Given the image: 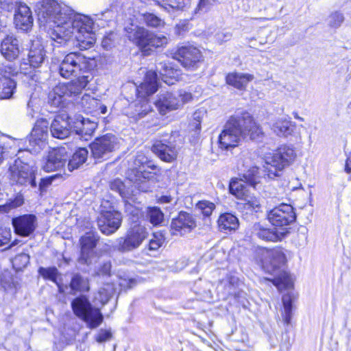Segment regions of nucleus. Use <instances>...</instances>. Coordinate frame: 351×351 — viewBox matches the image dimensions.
I'll return each mask as SVG.
<instances>
[{
	"label": "nucleus",
	"instance_id": "obj_1",
	"mask_svg": "<svg viewBox=\"0 0 351 351\" xmlns=\"http://www.w3.org/2000/svg\"><path fill=\"white\" fill-rule=\"evenodd\" d=\"M38 21L53 28L48 32L54 47L75 40L81 50L93 47L96 41L94 19L73 11L57 0H43L36 5Z\"/></svg>",
	"mask_w": 351,
	"mask_h": 351
},
{
	"label": "nucleus",
	"instance_id": "obj_2",
	"mask_svg": "<svg viewBox=\"0 0 351 351\" xmlns=\"http://www.w3.org/2000/svg\"><path fill=\"white\" fill-rule=\"evenodd\" d=\"M263 134L260 126L247 112L231 117L218 137L219 148L229 150L237 147L243 136L258 140Z\"/></svg>",
	"mask_w": 351,
	"mask_h": 351
},
{
	"label": "nucleus",
	"instance_id": "obj_3",
	"mask_svg": "<svg viewBox=\"0 0 351 351\" xmlns=\"http://www.w3.org/2000/svg\"><path fill=\"white\" fill-rule=\"evenodd\" d=\"M263 255V269L274 275V278L268 280L271 281L279 291L292 288L293 280L284 268L287 258L282 249H267L264 250Z\"/></svg>",
	"mask_w": 351,
	"mask_h": 351
},
{
	"label": "nucleus",
	"instance_id": "obj_4",
	"mask_svg": "<svg viewBox=\"0 0 351 351\" xmlns=\"http://www.w3.org/2000/svg\"><path fill=\"white\" fill-rule=\"evenodd\" d=\"M125 30L126 37L146 55H149L153 48L163 47L168 43L166 36L134 24L125 27Z\"/></svg>",
	"mask_w": 351,
	"mask_h": 351
},
{
	"label": "nucleus",
	"instance_id": "obj_5",
	"mask_svg": "<svg viewBox=\"0 0 351 351\" xmlns=\"http://www.w3.org/2000/svg\"><path fill=\"white\" fill-rule=\"evenodd\" d=\"M158 78L155 71L147 72L144 82L136 88L137 100L135 102L134 111L131 112V116L135 119H140L151 111V106L147 97L154 94L158 90Z\"/></svg>",
	"mask_w": 351,
	"mask_h": 351
},
{
	"label": "nucleus",
	"instance_id": "obj_6",
	"mask_svg": "<svg viewBox=\"0 0 351 351\" xmlns=\"http://www.w3.org/2000/svg\"><path fill=\"white\" fill-rule=\"evenodd\" d=\"M296 156L295 149L290 146H282L274 153L265 154L264 168L268 178L273 179L279 176L281 171L293 163Z\"/></svg>",
	"mask_w": 351,
	"mask_h": 351
},
{
	"label": "nucleus",
	"instance_id": "obj_7",
	"mask_svg": "<svg viewBox=\"0 0 351 351\" xmlns=\"http://www.w3.org/2000/svg\"><path fill=\"white\" fill-rule=\"evenodd\" d=\"M96 66L95 59L86 58L80 53H70L61 62L59 72L61 76L69 78L78 72H88Z\"/></svg>",
	"mask_w": 351,
	"mask_h": 351
},
{
	"label": "nucleus",
	"instance_id": "obj_8",
	"mask_svg": "<svg viewBox=\"0 0 351 351\" xmlns=\"http://www.w3.org/2000/svg\"><path fill=\"white\" fill-rule=\"evenodd\" d=\"M192 99V94L184 90L165 91L160 93L154 104L160 114H165L169 111L180 108Z\"/></svg>",
	"mask_w": 351,
	"mask_h": 351
},
{
	"label": "nucleus",
	"instance_id": "obj_9",
	"mask_svg": "<svg viewBox=\"0 0 351 351\" xmlns=\"http://www.w3.org/2000/svg\"><path fill=\"white\" fill-rule=\"evenodd\" d=\"M71 306L74 313L85 321L90 328H96L102 322L103 316L99 309L93 308L86 297L76 298Z\"/></svg>",
	"mask_w": 351,
	"mask_h": 351
},
{
	"label": "nucleus",
	"instance_id": "obj_10",
	"mask_svg": "<svg viewBox=\"0 0 351 351\" xmlns=\"http://www.w3.org/2000/svg\"><path fill=\"white\" fill-rule=\"evenodd\" d=\"M145 227L140 224H134L126 232L124 237L117 240L114 250L120 252H129L137 249L147 237Z\"/></svg>",
	"mask_w": 351,
	"mask_h": 351
},
{
	"label": "nucleus",
	"instance_id": "obj_11",
	"mask_svg": "<svg viewBox=\"0 0 351 351\" xmlns=\"http://www.w3.org/2000/svg\"><path fill=\"white\" fill-rule=\"evenodd\" d=\"M134 163L135 167L131 169L130 173H128V179L136 184L140 191L147 192L149 189L147 186V181L154 178V173L149 171L147 169H155L156 167L146 164V158L142 155L137 156Z\"/></svg>",
	"mask_w": 351,
	"mask_h": 351
},
{
	"label": "nucleus",
	"instance_id": "obj_12",
	"mask_svg": "<svg viewBox=\"0 0 351 351\" xmlns=\"http://www.w3.org/2000/svg\"><path fill=\"white\" fill-rule=\"evenodd\" d=\"M258 173V168L252 167L243 174L242 178H232L229 184L230 193L237 199H242L248 193L243 182L248 183L255 188L256 185L261 182Z\"/></svg>",
	"mask_w": 351,
	"mask_h": 351
},
{
	"label": "nucleus",
	"instance_id": "obj_13",
	"mask_svg": "<svg viewBox=\"0 0 351 351\" xmlns=\"http://www.w3.org/2000/svg\"><path fill=\"white\" fill-rule=\"evenodd\" d=\"M37 169L33 165L23 162L19 158L15 160L14 163L10 167L11 179L25 185L36 187V172Z\"/></svg>",
	"mask_w": 351,
	"mask_h": 351
},
{
	"label": "nucleus",
	"instance_id": "obj_14",
	"mask_svg": "<svg viewBox=\"0 0 351 351\" xmlns=\"http://www.w3.org/2000/svg\"><path fill=\"white\" fill-rule=\"evenodd\" d=\"M120 147V140L114 134H107L99 136L90 144V147L95 158H106Z\"/></svg>",
	"mask_w": 351,
	"mask_h": 351
},
{
	"label": "nucleus",
	"instance_id": "obj_15",
	"mask_svg": "<svg viewBox=\"0 0 351 351\" xmlns=\"http://www.w3.org/2000/svg\"><path fill=\"white\" fill-rule=\"evenodd\" d=\"M49 123L46 119L37 120L29 138V147L27 149L32 153H38L46 146L48 137Z\"/></svg>",
	"mask_w": 351,
	"mask_h": 351
},
{
	"label": "nucleus",
	"instance_id": "obj_16",
	"mask_svg": "<svg viewBox=\"0 0 351 351\" xmlns=\"http://www.w3.org/2000/svg\"><path fill=\"white\" fill-rule=\"evenodd\" d=\"M293 208L287 204H281L267 212V219L274 226L283 227L295 220Z\"/></svg>",
	"mask_w": 351,
	"mask_h": 351
},
{
	"label": "nucleus",
	"instance_id": "obj_17",
	"mask_svg": "<svg viewBox=\"0 0 351 351\" xmlns=\"http://www.w3.org/2000/svg\"><path fill=\"white\" fill-rule=\"evenodd\" d=\"M176 55L182 65L187 69L193 70L196 69L198 64L202 60L200 50L193 45H185L179 47Z\"/></svg>",
	"mask_w": 351,
	"mask_h": 351
},
{
	"label": "nucleus",
	"instance_id": "obj_18",
	"mask_svg": "<svg viewBox=\"0 0 351 351\" xmlns=\"http://www.w3.org/2000/svg\"><path fill=\"white\" fill-rule=\"evenodd\" d=\"M121 221V213L116 210H108L101 213L97 219V224L102 233L110 235L119 228Z\"/></svg>",
	"mask_w": 351,
	"mask_h": 351
},
{
	"label": "nucleus",
	"instance_id": "obj_19",
	"mask_svg": "<svg viewBox=\"0 0 351 351\" xmlns=\"http://www.w3.org/2000/svg\"><path fill=\"white\" fill-rule=\"evenodd\" d=\"M68 158L66 147L53 149L44 159L42 168L46 172L60 170L65 166Z\"/></svg>",
	"mask_w": 351,
	"mask_h": 351
},
{
	"label": "nucleus",
	"instance_id": "obj_20",
	"mask_svg": "<svg viewBox=\"0 0 351 351\" xmlns=\"http://www.w3.org/2000/svg\"><path fill=\"white\" fill-rule=\"evenodd\" d=\"M73 121L66 112H62L56 116L51 124V133L55 138L64 139L66 138L73 128Z\"/></svg>",
	"mask_w": 351,
	"mask_h": 351
},
{
	"label": "nucleus",
	"instance_id": "obj_21",
	"mask_svg": "<svg viewBox=\"0 0 351 351\" xmlns=\"http://www.w3.org/2000/svg\"><path fill=\"white\" fill-rule=\"evenodd\" d=\"M196 227V222L193 215L180 212L178 217L173 219L171 223V230L173 234L183 235L190 232Z\"/></svg>",
	"mask_w": 351,
	"mask_h": 351
},
{
	"label": "nucleus",
	"instance_id": "obj_22",
	"mask_svg": "<svg viewBox=\"0 0 351 351\" xmlns=\"http://www.w3.org/2000/svg\"><path fill=\"white\" fill-rule=\"evenodd\" d=\"M15 232L27 237L34 232L37 226V218L34 215H23L12 219Z\"/></svg>",
	"mask_w": 351,
	"mask_h": 351
},
{
	"label": "nucleus",
	"instance_id": "obj_23",
	"mask_svg": "<svg viewBox=\"0 0 351 351\" xmlns=\"http://www.w3.org/2000/svg\"><path fill=\"white\" fill-rule=\"evenodd\" d=\"M77 106L84 112L90 114L93 117H98L107 113V107L99 100L88 94L82 96L77 103Z\"/></svg>",
	"mask_w": 351,
	"mask_h": 351
},
{
	"label": "nucleus",
	"instance_id": "obj_24",
	"mask_svg": "<svg viewBox=\"0 0 351 351\" xmlns=\"http://www.w3.org/2000/svg\"><path fill=\"white\" fill-rule=\"evenodd\" d=\"M99 237L95 232H88L81 238L80 261L90 265L92 258L95 256L94 249L97 245Z\"/></svg>",
	"mask_w": 351,
	"mask_h": 351
},
{
	"label": "nucleus",
	"instance_id": "obj_25",
	"mask_svg": "<svg viewBox=\"0 0 351 351\" xmlns=\"http://www.w3.org/2000/svg\"><path fill=\"white\" fill-rule=\"evenodd\" d=\"M251 231L254 237L265 241L277 242L280 241L283 237L282 232H278L274 228H269L264 222L255 223L252 226Z\"/></svg>",
	"mask_w": 351,
	"mask_h": 351
},
{
	"label": "nucleus",
	"instance_id": "obj_26",
	"mask_svg": "<svg viewBox=\"0 0 351 351\" xmlns=\"http://www.w3.org/2000/svg\"><path fill=\"white\" fill-rule=\"evenodd\" d=\"M152 151L162 160L167 162L175 160L178 153V149L173 143L162 141H156L152 146Z\"/></svg>",
	"mask_w": 351,
	"mask_h": 351
},
{
	"label": "nucleus",
	"instance_id": "obj_27",
	"mask_svg": "<svg viewBox=\"0 0 351 351\" xmlns=\"http://www.w3.org/2000/svg\"><path fill=\"white\" fill-rule=\"evenodd\" d=\"M97 126V124L95 121L85 119L81 115L75 116L73 121V130L86 141L90 138Z\"/></svg>",
	"mask_w": 351,
	"mask_h": 351
},
{
	"label": "nucleus",
	"instance_id": "obj_28",
	"mask_svg": "<svg viewBox=\"0 0 351 351\" xmlns=\"http://www.w3.org/2000/svg\"><path fill=\"white\" fill-rule=\"evenodd\" d=\"M22 139H16L8 136H0V164L8 156L16 155L22 149Z\"/></svg>",
	"mask_w": 351,
	"mask_h": 351
},
{
	"label": "nucleus",
	"instance_id": "obj_29",
	"mask_svg": "<svg viewBox=\"0 0 351 351\" xmlns=\"http://www.w3.org/2000/svg\"><path fill=\"white\" fill-rule=\"evenodd\" d=\"M14 24L16 28L28 31L33 25V17L30 8L25 3H20L14 14Z\"/></svg>",
	"mask_w": 351,
	"mask_h": 351
},
{
	"label": "nucleus",
	"instance_id": "obj_30",
	"mask_svg": "<svg viewBox=\"0 0 351 351\" xmlns=\"http://www.w3.org/2000/svg\"><path fill=\"white\" fill-rule=\"evenodd\" d=\"M157 70L159 71L162 80L167 84L171 85L182 80L181 71L169 62H160Z\"/></svg>",
	"mask_w": 351,
	"mask_h": 351
},
{
	"label": "nucleus",
	"instance_id": "obj_31",
	"mask_svg": "<svg viewBox=\"0 0 351 351\" xmlns=\"http://www.w3.org/2000/svg\"><path fill=\"white\" fill-rule=\"evenodd\" d=\"M296 123L287 117H281L276 119L271 126L272 131L278 136L287 137L294 133Z\"/></svg>",
	"mask_w": 351,
	"mask_h": 351
},
{
	"label": "nucleus",
	"instance_id": "obj_32",
	"mask_svg": "<svg viewBox=\"0 0 351 351\" xmlns=\"http://www.w3.org/2000/svg\"><path fill=\"white\" fill-rule=\"evenodd\" d=\"M20 52L19 40L12 34L7 35L1 41V53L8 60H13Z\"/></svg>",
	"mask_w": 351,
	"mask_h": 351
},
{
	"label": "nucleus",
	"instance_id": "obj_33",
	"mask_svg": "<svg viewBox=\"0 0 351 351\" xmlns=\"http://www.w3.org/2000/svg\"><path fill=\"white\" fill-rule=\"evenodd\" d=\"M89 83V76L82 75L78 77L75 80L68 83H61L62 89L66 91L68 97L75 96L82 93Z\"/></svg>",
	"mask_w": 351,
	"mask_h": 351
},
{
	"label": "nucleus",
	"instance_id": "obj_34",
	"mask_svg": "<svg viewBox=\"0 0 351 351\" xmlns=\"http://www.w3.org/2000/svg\"><path fill=\"white\" fill-rule=\"evenodd\" d=\"M226 83L234 88L243 90L247 84L254 80V75L249 73L232 72L226 75Z\"/></svg>",
	"mask_w": 351,
	"mask_h": 351
},
{
	"label": "nucleus",
	"instance_id": "obj_35",
	"mask_svg": "<svg viewBox=\"0 0 351 351\" xmlns=\"http://www.w3.org/2000/svg\"><path fill=\"white\" fill-rule=\"evenodd\" d=\"M45 52L42 45L33 43L29 53L28 58L30 65L32 67H39L43 62L45 59Z\"/></svg>",
	"mask_w": 351,
	"mask_h": 351
},
{
	"label": "nucleus",
	"instance_id": "obj_36",
	"mask_svg": "<svg viewBox=\"0 0 351 351\" xmlns=\"http://www.w3.org/2000/svg\"><path fill=\"white\" fill-rule=\"evenodd\" d=\"M218 227L221 231H232L239 228L238 218L231 213L221 214L217 221Z\"/></svg>",
	"mask_w": 351,
	"mask_h": 351
},
{
	"label": "nucleus",
	"instance_id": "obj_37",
	"mask_svg": "<svg viewBox=\"0 0 351 351\" xmlns=\"http://www.w3.org/2000/svg\"><path fill=\"white\" fill-rule=\"evenodd\" d=\"M88 150L86 148H79L73 154L72 158L69 160L68 168L70 171L79 168L83 165L88 156Z\"/></svg>",
	"mask_w": 351,
	"mask_h": 351
},
{
	"label": "nucleus",
	"instance_id": "obj_38",
	"mask_svg": "<svg viewBox=\"0 0 351 351\" xmlns=\"http://www.w3.org/2000/svg\"><path fill=\"white\" fill-rule=\"evenodd\" d=\"M62 88V84L60 83L49 93V103L51 106L59 107L63 103L64 97H68Z\"/></svg>",
	"mask_w": 351,
	"mask_h": 351
},
{
	"label": "nucleus",
	"instance_id": "obj_39",
	"mask_svg": "<svg viewBox=\"0 0 351 351\" xmlns=\"http://www.w3.org/2000/svg\"><path fill=\"white\" fill-rule=\"evenodd\" d=\"M38 272L45 279H47L55 282L57 285L60 292L64 291L62 285L58 281V276L60 274L55 267L47 268L40 267Z\"/></svg>",
	"mask_w": 351,
	"mask_h": 351
},
{
	"label": "nucleus",
	"instance_id": "obj_40",
	"mask_svg": "<svg viewBox=\"0 0 351 351\" xmlns=\"http://www.w3.org/2000/svg\"><path fill=\"white\" fill-rule=\"evenodd\" d=\"M283 304L282 317L287 324H289L292 316V303L293 301V294L289 293L282 296Z\"/></svg>",
	"mask_w": 351,
	"mask_h": 351
},
{
	"label": "nucleus",
	"instance_id": "obj_41",
	"mask_svg": "<svg viewBox=\"0 0 351 351\" xmlns=\"http://www.w3.org/2000/svg\"><path fill=\"white\" fill-rule=\"evenodd\" d=\"M70 288L73 293L77 291H88L89 290L88 280L79 274H75L71 280Z\"/></svg>",
	"mask_w": 351,
	"mask_h": 351
},
{
	"label": "nucleus",
	"instance_id": "obj_42",
	"mask_svg": "<svg viewBox=\"0 0 351 351\" xmlns=\"http://www.w3.org/2000/svg\"><path fill=\"white\" fill-rule=\"evenodd\" d=\"M114 291L115 288L113 284H105L100 288L95 299V300H98L101 304H104L107 303L110 297L114 293Z\"/></svg>",
	"mask_w": 351,
	"mask_h": 351
},
{
	"label": "nucleus",
	"instance_id": "obj_43",
	"mask_svg": "<svg viewBox=\"0 0 351 351\" xmlns=\"http://www.w3.org/2000/svg\"><path fill=\"white\" fill-rule=\"evenodd\" d=\"M110 189L114 191L121 195L122 198H128L132 193V190L126 185L121 179L117 178L110 183Z\"/></svg>",
	"mask_w": 351,
	"mask_h": 351
},
{
	"label": "nucleus",
	"instance_id": "obj_44",
	"mask_svg": "<svg viewBox=\"0 0 351 351\" xmlns=\"http://www.w3.org/2000/svg\"><path fill=\"white\" fill-rule=\"evenodd\" d=\"M15 88V82L10 77H5L2 82L1 90H0V99L10 98L14 93Z\"/></svg>",
	"mask_w": 351,
	"mask_h": 351
},
{
	"label": "nucleus",
	"instance_id": "obj_45",
	"mask_svg": "<svg viewBox=\"0 0 351 351\" xmlns=\"http://www.w3.org/2000/svg\"><path fill=\"white\" fill-rule=\"evenodd\" d=\"M147 216L149 221L154 226L160 224L164 219V214L158 207H151L148 208Z\"/></svg>",
	"mask_w": 351,
	"mask_h": 351
},
{
	"label": "nucleus",
	"instance_id": "obj_46",
	"mask_svg": "<svg viewBox=\"0 0 351 351\" xmlns=\"http://www.w3.org/2000/svg\"><path fill=\"white\" fill-rule=\"evenodd\" d=\"M29 262V256L28 254L22 253L16 256L12 260V265L17 270H21L25 268Z\"/></svg>",
	"mask_w": 351,
	"mask_h": 351
},
{
	"label": "nucleus",
	"instance_id": "obj_47",
	"mask_svg": "<svg viewBox=\"0 0 351 351\" xmlns=\"http://www.w3.org/2000/svg\"><path fill=\"white\" fill-rule=\"evenodd\" d=\"M242 200L245 202V206L252 211L257 213L261 210V203L259 199L254 195H250L249 193L244 198L242 199Z\"/></svg>",
	"mask_w": 351,
	"mask_h": 351
},
{
	"label": "nucleus",
	"instance_id": "obj_48",
	"mask_svg": "<svg viewBox=\"0 0 351 351\" xmlns=\"http://www.w3.org/2000/svg\"><path fill=\"white\" fill-rule=\"evenodd\" d=\"M344 21V16L339 12H335L330 14L328 18V25L334 29L339 28Z\"/></svg>",
	"mask_w": 351,
	"mask_h": 351
},
{
	"label": "nucleus",
	"instance_id": "obj_49",
	"mask_svg": "<svg viewBox=\"0 0 351 351\" xmlns=\"http://www.w3.org/2000/svg\"><path fill=\"white\" fill-rule=\"evenodd\" d=\"M159 5L169 12V9H180L183 7V0H157Z\"/></svg>",
	"mask_w": 351,
	"mask_h": 351
},
{
	"label": "nucleus",
	"instance_id": "obj_50",
	"mask_svg": "<svg viewBox=\"0 0 351 351\" xmlns=\"http://www.w3.org/2000/svg\"><path fill=\"white\" fill-rule=\"evenodd\" d=\"M143 19L147 25L152 27H162L165 24L162 19L151 13L145 14L143 16Z\"/></svg>",
	"mask_w": 351,
	"mask_h": 351
},
{
	"label": "nucleus",
	"instance_id": "obj_51",
	"mask_svg": "<svg viewBox=\"0 0 351 351\" xmlns=\"http://www.w3.org/2000/svg\"><path fill=\"white\" fill-rule=\"evenodd\" d=\"M197 206L205 217L210 216L215 208V204L208 201H200L197 203Z\"/></svg>",
	"mask_w": 351,
	"mask_h": 351
},
{
	"label": "nucleus",
	"instance_id": "obj_52",
	"mask_svg": "<svg viewBox=\"0 0 351 351\" xmlns=\"http://www.w3.org/2000/svg\"><path fill=\"white\" fill-rule=\"evenodd\" d=\"M20 3H23L20 0H0L1 9L11 12L17 8Z\"/></svg>",
	"mask_w": 351,
	"mask_h": 351
},
{
	"label": "nucleus",
	"instance_id": "obj_53",
	"mask_svg": "<svg viewBox=\"0 0 351 351\" xmlns=\"http://www.w3.org/2000/svg\"><path fill=\"white\" fill-rule=\"evenodd\" d=\"M111 271V263L110 261L104 262L99 265L96 270L97 276H110Z\"/></svg>",
	"mask_w": 351,
	"mask_h": 351
},
{
	"label": "nucleus",
	"instance_id": "obj_54",
	"mask_svg": "<svg viewBox=\"0 0 351 351\" xmlns=\"http://www.w3.org/2000/svg\"><path fill=\"white\" fill-rule=\"evenodd\" d=\"M61 175L60 173H57L51 176H48L45 178L41 180L39 184V189L41 192L44 191L47 187H48L50 184H51L52 182L60 177Z\"/></svg>",
	"mask_w": 351,
	"mask_h": 351
},
{
	"label": "nucleus",
	"instance_id": "obj_55",
	"mask_svg": "<svg viewBox=\"0 0 351 351\" xmlns=\"http://www.w3.org/2000/svg\"><path fill=\"white\" fill-rule=\"evenodd\" d=\"M123 199L124 201L125 210L126 213H128L139 204L136 202L135 197L132 193H130V195H128V198H123Z\"/></svg>",
	"mask_w": 351,
	"mask_h": 351
},
{
	"label": "nucleus",
	"instance_id": "obj_56",
	"mask_svg": "<svg viewBox=\"0 0 351 351\" xmlns=\"http://www.w3.org/2000/svg\"><path fill=\"white\" fill-rule=\"evenodd\" d=\"M216 40L221 44L223 43L230 40L232 38V33L227 31H221L217 32L215 36Z\"/></svg>",
	"mask_w": 351,
	"mask_h": 351
},
{
	"label": "nucleus",
	"instance_id": "obj_57",
	"mask_svg": "<svg viewBox=\"0 0 351 351\" xmlns=\"http://www.w3.org/2000/svg\"><path fill=\"white\" fill-rule=\"evenodd\" d=\"M11 238L10 230L6 228H0V246L8 244Z\"/></svg>",
	"mask_w": 351,
	"mask_h": 351
},
{
	"label": "nucleus",
	"instance_id": "obj_58",
	"mask_svg": "<svg viewBox=\"0 0 351 351\" xmlns=\"http://www.w3.org/2000/svg\"><path fill=\"white\" fill-rule=\"evenodd\" d=\"M112 337V333L109 330L101 329L96 337L97 342L101 343L109 340Z\"/></svg>",
	"mask_w": 351,
	"mask_h": 351
},
{
	"label": "nucleus",
	"instance_id": "obj_59",
	"mask_svg": "<svg viewBox=\"0 0 351 351\" xmlns=\"http://www.w3.org/2000/svg\"><path fill=\"white\" fill-rule=\"evenodd\" d=\"M214 0H199L197 5V11L202 12H207L213 5Z\"/></svg>",
	"mask_w": 351,
	"mask_h": 351
},
{
	"label": "nucleus",
	"instance_id": "obj_60",
	"mask_svg": "<svg viewBox=\"0 0 351 351\" xmlns=\"http://www.w3.org/2000/svg\"><path fill=\"white\" fill-rule=\"evenodd\" d=\"M163 240L162 238L154 235V239H152L149 243V248L151 250H158L162 244Z\"/></svg>",
	"mask_w": 351,
	"mask_h": 351
},
{
	"label": "nucleus",
	"instance_id": "obj_61",
	"mask_svg": "<svg viewBox=\"0 0 351 351\" xmlns=\"http://www.w3.org/2000/svg\"><path fill=\"white\" fill-rule=\"evenodd\" d=\"M128 215L133 217L134 219H138L141 216V208L140 204L136 205L134 208L127 213Z\"/></svg>",
	"mask_w": 351,
	"mask_h": 351
},
{
	"label": "nucleus",
	"instance_id": "obj_62",
	"mask_svg": "<svg viewBox=\"0 0 351 351\" xmlns=\"http://www.w3.org/2000/svg\"><path fill=\"white\" fill-rule=\"evenodd\" d=\"M172 201L173 198L170 195H162L158 199L160 204L171 203Z\"/></svg>",
	"mask_w": 351,
	"mask_h": 351
},
{
	"label": "nucleus",
	"instance_id": "obj_63",
	"mask_svg": "<svg viewBox=\"0 0 351 351\" xmlns=\"http://www.w3.org/2000/svg\"><path fill=\"white\" fill-rule=\"evenodd\" d=\"M345 171L347 173H351V158L350 157L348 158L346 161Z\"/></svg>",
	"mask_w": 351,
	"mask_h": 351
},
{
	"label": "nucleus",
	"instance_id": "obj_64",
	"mask_svg": "<svg viewBox=\"0 0 351 351\" xmlns=\"http://www.w3.org/2000/svg\"><path fill=\"white\" fill-rule=\"evenodd\" d=\"M23 203V201L22 197H17L14 199V201L12 203V207H18V206H20L21 205H22Z\"/></svg>",
	"mask_w": 351,
	"mask_h": 351
}]
</instances>
